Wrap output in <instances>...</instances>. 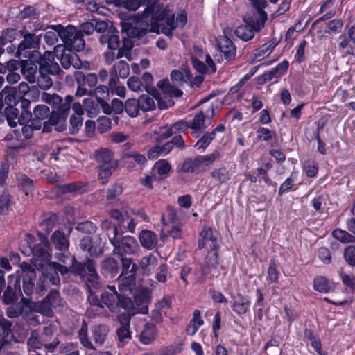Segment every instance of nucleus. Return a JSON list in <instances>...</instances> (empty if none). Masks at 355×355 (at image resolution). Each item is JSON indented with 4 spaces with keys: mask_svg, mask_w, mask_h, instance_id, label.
<instances>
[{
    "mask_svg": "<svg viewBox=\"0 0 355 355\" xmlns=\"http://www.w3.org/2000/svg\"><path fill=\"white\" fill-rule=\"evenodd\" d=\"M255 8L256 12L252 16L244 19L245 24L238 26L235 30V35L244 41H248L254 36V31H259L263 27L268 19L267 13L264 8L267 6L266 0H249Z\"/></svg>",
    "mask_w": 355,
    "mask_h": 355,
    "instance_id": "obj_1",
    "label": "nucleus"
},
{
    "mask_svg": "<svg viewBox=\"0 0 355 355\" xmlns=\"http://www.w3.org/2000/svg\"><path fill=\"white\" fill-rule=\"evenodd\" d=\"M19 268L17 273H19L20 278H21L22 288L26 295H31L34 290L40 297L44 295L51 285L47 279L41 275L35 286V282L37 277L35 268L26 262H22L19 265Z\"/></svg>",
    "mask_w": 355,
    "mask_h": 355,
    "instance_id": "obj_2",
    "label": "nucleus"
},
{
    "mask_svg": "<svg viewBox=\"0 0 355 355\" xmlns=\"http://www.w3.org/2000/svg\"><path fill=\"white\" fill-rule=\"evenodd\" d=\"M107 233L109 241L114 246L113 254L120 257H126L129 255H137L141 250L137 239L131 236L122 237L120 241L116 239L118 235L117 227L114 225L109 229Z\"/></svg>",
    "mask_w": 355,
    "mask_h": 355,
    "instance_id": "obj_3",
    "label": "nucleus"
},
{
    "mask_svg": "<svg viewBox=\"0 0 355 355\" xmlns=\"http://www.w3.org/2000/svg\"><path fill=\"white\" fill-rule=\"evenodd\" d=\"M109 328L105 324L94 325L91 327V338L94 343L89 339L87 334V324L84 322L78 331V337L80 343L87 349L96 350L104 344Z\"/></svg>",
    "mask_w": 355,
    "mask_h": 355,
    "instance_id": "obj_4",
    "label": "nucleus"
},
{
    "mask_svg": "<svg viewBox=\"0 0 355 355\" xmlns=\"http://www.w3.org/2000/svg\"><path fill=\"white\" fill-rule=\"evenodd\" d=\"M69 272L86 278V286L89 287V284L93 288L98 286L99 277L96 270V263L93 259H87L85 261H78L75 257L71 259V265L68 267Z\"/></svg>",
    "mask_w": 355,
    "mask_h": 355,
    "instance_id": "obj_5",
    "label": "nucleus"
},
{
    "mask_svg": "<svg viewBox=\"0 0 355 355\" xmlns=\"http://www.w3.org/2000/svg\"><path fill=\"white\" fill-rule=\"evenodd\" d=\"M50 28L58 32L59 37L68 50L80 51L84 49L85 46V40L75 26L69 25L67 27H64L61 24H58L51 26Z\"/></svg>",
    "mask_w": 355,
    "mask_h": 355,
    "instance_id": "obj_6",
    "label": "nucleus"
},
{
    "mask_svg": "<svg viewBox=\"0 0 355 355\" xmlns=\"http://www.w3.org/2000/svg\"><path fill=\"white\" fill-rule=\"evenodd\" d=\"M221 274L225 275L226 269L220 264L216 250L211 251L205 258V266L201 267V274L195 279L202 283L206 281L208 275H210V278H214L218 277Z\"/></svg>",
    "mask_w": 355,
    "mask_h": 355,
    "instance_id": "obj_7",
    "label": "nucleus"
},
{
    "mask_svg": "<svg viewBox=\"0 0 355 355\" xmlns=\"http://www.w3.org/2000/svg\"><path fill=\"white\" fill-rule=\"evenodd\" d=\"M42 236V234H40ZM33 257L31 259V265L40 270L44 268L51 257L50 253V243L46 237L41 236L40 242L33 247H31L30 252Z\"/></svg>",
    "mask_w": 355,
    "mask_h": 355,
    "instance_id": "obj_8",
    "label": "nucleus"
},
{
    "mask_svg": "<svg viewBox=\"0 0 355 355\" xmlns=\"http://www.w3.org/2000/svg\"><path fill=\"white\" fill-rule=\"evenodd\" d=\"M61 305V298L59 292L53 289L41 302H31V309L37 313L47 317L53 315V309Z\"/></svg>",
    "mask_w": 355,
    "mask_h": 355,
    "instance_id": "obj_9",
    "label": "nucleus"
},
{
    "mask_svg": "<svg viewBox=\"0 0 355 355\" xmlns=\"http://www.w3.org/2000/svg\"><path fill=\"white\" fill-rule=\"evenodd\" d=\"M42 276L47 279L51 285L58 286L60 283V279L58 273L65 275L69 272L68 267L66 266L57 263L49 262L47 267L42 268Z\"/></svg>",
    "mask_w": 355,
    "mask_h": 355,
    "instance_id": "obj_10",
    "label": "nucleus"
},
{
    "mask_svg": "<svg viewBox=\"0 0 355 355\" xmlns=\"http://www.w3.org/2000/svg\"><path fill=\"white\" fill-rule=\"evenodd\" d=\"M20 279H21L20 275L17 277L11 275L8 277V286L3 295V301L6 304L14 303L21 295Z\"/></svg>",
    "mask_w": 355,
    "mask_h": 355,
    "instance_id": "obj_11",
    "label": "nucleus"
},
{
    "mask_svg": "<svg viewBox=\"0 0 355 355\" xmlns=\"http://www.w3.org/2000/svg\"><path fill=\"white\" fill-rule=\"evenodd\" d=\"M60 62L62 67L65 69H69L71 67L74 69H79L84 68L85 69H89V64L88 62H82L79 56L71 51V50H64L60 56Z\"/></svg>",
    "mask_w": 355,
    "mask_h": 355,
    "instance_id": "obj_12",
    "label": "nucleus"
},
{
    "mask_svg": "<svg viewBox=\"0 0 355 355\" xmlns=\"http://www.w3.org/2000/svg\"><path fill=\"white\" fill-rule=\"evenodd\" d=\"M220 246L217 232H214L211 228L204 227L200 234L198 248L202 249L207 248L211 251H215Z\"/></svg>",
    "mask_w": 355,
    "mask_h": 355,
    "instance_id": "obj_13",
    "label": "nucleus"
},
{
    "mask_svg": "<svg viewBox=\"0 0 355 355\" xmlns=\"http://www.w3.org/2000/svg\"><path fill=\"white\" fill-rule=\"evenodd\" d=\"M23 36V40L19 44L16 56L19 58L28 49H36L40 47L41 41V35H36L25 31H20Z\"/></svg>",
    "mask_w": 355,
    "mask_h": 355,
    "instance_id": "obj_14",
    "label": "nucleus"
},
{
    "mask_svg": "<svg viewBox=\"0 0 355 355\" xmlns=\"http://www.w3.org/2000/svg\"><path fill=\"white\" fill-rule=\"evenodd\" d=\"M289 63L287 60H284L279 63L275 68L265 72L263 75L258 78L259 84H264L267 82L275 80L277 81L282 77L288 69Z\"/></svg>",
    "mask_w": 355,
    "mask_h": 355,
    "instance_id": "obj_15",
    "label": "nucleus"
},
{
    "mask_svg": "<svg viewBox=\"0 0 355 355\" xmlns=\"http://www.w3.org/2000/svg\"><path fill=\"white\" fill-rule=\"evenodd\" d=\"M107 28V23L103 20L93 19L90 21L82 23L79 26L78 33L82 37L84 35H90L94 31L104 33Z\"/></svg>",
    "mask_w": 355,
    "mask_h": 355,
    "instance_id": "obj_16",
    "label": "nucleus"
},
{
    "mask_svg": "<svg viewBox=\"0 0 355 355\" xmlns=\"http://www.w3.org/2000/svg\"><path fill=\"white\" fill-rule=\"evenodd\" d=\"M278 43L275 40H272L253 51L250 55L251 62H259L268 57L274 51Z\"/></svg>",
    "mask_w": 355,
    "mask_h": 355,
    "instance_id": "obj_17",
    "label": "nucleus"
},
{
    "mask_svg": "<svg viewBox=\"0 0 355 355\" xmlns=\"http://www.w3.org/2000/svg\"><path fill=\"white\" fill-rule=\"evenodd\" d=\"M220 158L218 150H215L211 153L206 155H199L195 157L196 166L198 173L205 171L207 167L212 165L216 160Z\"/></svg>",
    "mask_w": 355,
    "mask_h": 355,
    "instance_id": "obj_18",
    "label": "nucleus"
},
{
    "mask_svg": "<svg viewBox=\"0 0 355 355\" xmlns=\"http://www.w3.org/2000/svg\"><path fill=\"white\" fill-rule=\"evenodd\" d=\"M103 35H101L99 40L101 43H107V46L110 50H116L120 46L119 37L115 28L110 27L107 28Z\"/></svg>",
    "mask_w": 355,
    "mask_h": 355,
    "instance_id": "obj_19",
    "label": "nucleus"
},
{
    "mask_svg": "<svg viewBox=\"0 0 355 355\" xmlns=\"http://www.w3.org/2000/svg\"><path fill=\"white\" fill-rule=\"evenodd\" d=\"M214 116V109L210 107L206 112L200 110L194 116L193 119L189 122V128L192 130H199L204 127L205 119L209 120Z\"/></svg>",
    "mask_w": 355,
    "mask_h": 355,
    "instance_id": "obj_20",
    "label": "nucleus"
},
{
    "mask_svg": "<svg viewBox=\"0 0 355 355\" xmlns=\"http://www.w3.org/2000/svg\"><path fill=\"white\" fill-rule=\"evenodd\" d=\"M138 237L141 246L146 250H153L157 246V236L153 231L143 230L139 234Z\"/></svg>",
    "mask_w": 355,
    "mask_h": 355,
    "instance_id": "obj_21",
    "label": "nucleus"
},
{
    "mask_svg": "<svg viewBox=\"0 0 355 355\" xmlns=\"http://www.w3.org/2000/svg\"><path fill=\"white\" fill-rule=\"evenodd\" d=\"M118 167L119 161L98 166V178L103 184L108 182L110 178Z\"/></svg>",
    "mask_w": 355,
    "mask_h": 355,
    "instance_id": "obj_22",
    "label": "nucleus"
},
{
    "mask_svg": "<svg viewBox=\"0 0 355 355\" xmlns=\"http://www.w3.org/2000/svg\"><path fill=\"white\" fill-rule=\"evenodd\" d=\"M157 86L168 97H180L182 95V92L178 89V86L174 83L171 85L168 79L160 80Z\"/></svg>",
    "mask_w": 355,
    "mask_h": 355,
    "instance_id": "obj_23",
    "label": "nucleus"
},
{
    "mask_svg": "<svg viewBox=\"0 0 355 355\" xmlns=\"http://www.w3.org/2000/svg\"><path fill=\"white\" fill-rule=\"evenodd\" d=\"M150 298L145 293H139L135 296L132 315L135 313L146 314L148 311V305L150 304Z\"/></svg>",
    "mask_w": 355,
    "mask_h": 355,
    "instance_id": "obj_24",
    "label": "nucleus"
},
{
    "mask_svg": "<svg viewBox=\"0 0 355 355\" xmlns=\"http://www.w3.org/2000/svg\"><path fill=\"white\" fill-rule=\"evenodd\" d=\"M220 51L227 60H232L236 55V47L233 42L226 36L223 37L219 42Z\"/></svg>",
    "mask_w": 355,
    "mask_h": 355,
    "instance_id": "obj_25",
    "label": "nucleus"
},
{
    "mask_svg": "<svg viewBox=\"0 0 355 355\" xmlns=\"http://www.w3.org/2000/svg\"><path fill=\"white\" fill-rule=\"evenodd\" d=\"M51 241L56 250L59 251L68 250L69 245V239L62 231H55L51 236Z\"/></svg>",
    "mask_w": 355,
    "mask_h": 355,
    "instance_id": "obj_26",
    "label": "nucleus"
},
{
    "mask_svg": "<svg viewBox=\"0 0 355 355\" xmlns=\"http://www.w3.org/2000/svg\"><path fill=\"white\" fill-rule=\"evenodd\" d=\"M21 67V72L25 79L30 83H34L36 80L37 65L33 62L25 60L22 62Z\"/></svg>",
    "mask_w": 355,
    "mask_h": 355,
    "instance_id": "obj_27",
    "label": "nucleus"
},
{
    "mask_svg": "<svg viewBox=\"0 0 355 355\" xmlns=\"http://www.w3.org/2000/svg\"><path fill=\"white\" fill-rule=\"evenodd\" d=\"M79 247L82 251L87 252L90 256H98L102 252L101 248L93 243L89 236H84L80 241Z\"/></svg>",
    "mask_w": 355,
    "mask_h": 355,
    "instance_id": "obj_28",
    "label": "nucleus"
},
{
    "mask_svg": "<svg viewBox=\"0 0 355 355\" xmlns=\"http://www.w3.org/2000/svg\"><path fill=\"white\" fill-rule=\"evenodd\" d=\"M119 293H108L104 291L101 294V301L102 304L105 306L111 312H114L117 309V299Z\"/></svg>",
    "mask_w": 355,
    "mask_h": 355,
    "instance_id": "obj_29",
    "label": "nucleus"
},
{
    "mask_svg": "<svg viewBox=\"0 0 355 355\" xmlns=\"http://www.w3.org/2000/svg\"><path fill=\"white\" fill-rule=\"evenodd\" d=\"M157 258L150 254L140 259L138 266L143 270L144 274L149 275L152 273V270L157 265Z\"/></svg>",
    "mask_w": 355,
    "mask_h": 355,
    "instance_id": "obj_30",
    "label": "nucleus"
},
{
    "mask_svg": "<svg viewBox=\"0 0 355 355\" xmlns=\"http://www.w3.org/2000/svg\"><path fill=\"white\" fill-rule=\"evenodd\" d=\"M95 160L98 165L110 164L112 162H118L114 158V153L108 148H101L94 153Z\"/></svg>",
    "mask_w": 355,
    "mask_h": 355,
    "instance_id": "obj_31",
    "label": "nucleus"
},
{
    "mask_svg": "<svg viewBox=\"0 0 355 355\" xmlns=\"http://www.w3.org/2000/svg\"><path fill=\"white\" fill-rule=\"evenodd\" d=\"M156 337L155 326L153 324L147 323L139 336V340L144 345L152 343Z\"/></svg>",
    "mask_w": 355,
    "mask_h": 355,
    "instance_id": "obj_32",
    "label": "nucleus"
},
{
    "mask_svg": "<svg viewBox=\"0 0 355 355\" xmlns=\"http://www.w3.org/2000/svg\"><path fill=\"white\" fill-rule=\"evenodd\" d=\"M17 185L19 189L25 193L26 196L32 194L34 191V182L26 175L19 174L17 177Z\"/></svg>",
    "mask_w": 355,
    "mask_h": 355,
    "instance_id": "obj_33",
    "label": "nucleus"
},
{
    "mask_svg": "<svg viewBox=\"0 0 355 355\" xmlns=\"http://www.w3.org/2000/svg\"><path fill=\"white\" fill-rule=\"evenodd\" d=\"M122 264L121 275L135 277L139 270L137 264L133 262L132 259L121 257Z\"/></svg>",
    "mask_w": 355,
    "mask_h": 355,
    "instance_id": "obj_34",
    "label": "nucleus"
},
{
    "mask_svg": "<svg viewBox=\"0 0 355 355\" xmlns=\"http://www.w3.org/2000/svg\"><path fill=\"white\" fill-rule=\"evenodd\" d=\"M204 324L203 320L201 318L200 311L196 309L193 313V318L190 320L186 332L187 334L193 336L198 330L199 327Z\"/></svg>",
    "mask_w": 355,
    "mask_h": 355,
    "instance_id": "obj_35",
    "label": "nucleus"
},
{
    "mask_svg": "<svg viewBox=\"0 0 355 355\" xmlns=\"http://www.w3.org/2000/svg\"><path fill=\"white\" fill-rule=\"evenodd\" d=\"M129 73V65L126 62L123 60H121L116 63L110 70V75L112 76H118L123 79L127 78Z\"/></svg>",
    "mask_w": 355,
    "mask_h": 355,
    "instance_id": "obj_36",
    "label": "nucleus"
},
{
    "mask_svg": "<svg viewBox=\"0 0 355 355\" xmlns=\"http://www.w3.org/2000/svg\"><path fill=\"white\" fill-rule=\"evenodd\" d=\"M102 269L104 272L110 275L111 277H114L119 272V263L112 257L105 259L101 263Z\"/></svg>",
    "mask_w": 355,
    "mask_h": 355,
    "instance_id": "obj_37",
    "label": "nucleus"
},
{
    "mask_svg": "<svg viewBox=\"0 0 355 355\" xmlns=\"http://www.w3.org/2000/svg\"><path fill=\"white\" fill-rule=\"evenodd\" d=\"M92 286H91V284H89V287H87V289H88V292L89 293V295H88L87 297V301L89 302V303L94 306L96 308V311H98V309L100 310L99 313H98V315H101L102 316H104V317H108L109 316V314L104 309V306L102 304V302L101 301V298L98 299L97 297V296L95 295L94 293L92 291Z\"/></svg>",
    "mask_w": 355,
    "mask_h": 355,
    "instance_id": "obj_38",
    "label": "nucleus"
},
{
    "mask_svg": "<svg viewBox=\"0 0 355 355\" xmlns=\"http://www.w3.org/2000/svg\"><path fill=\"white\" fill-rule=\"evenodd\" d=\"M19 114V111L17 108L13 106H8L4 110L3 118L1 121L6 118L10 127H15L18 123Z\"/></svg>",
    "mask_w": 355,
    "mask_h": 355,
    "instance_id": "obj_39",
    "label": "nucleus"
},
{
    "mask_svg": "<svg viewBox=\"0 0 355 355\" xmlns=\"http://www.w3.org/2000/svg\"><path fill=\"white\" fill-rule=\"evenodd\" d=\"M74 77L78 84H87L90 87L96 86L97 83V76L95 73H89L85 76L83 72L76 71L74 73Z\"/></svg>",
    "mask_w": 355,
    "mask_h": 355,
    "instance_id": "obj_40",
    "label": "nucleus"
},
{
    "mask_svg": "<svg viewBox=\"0 0 355 355\" xmlns=\"http://www.w3.org/2000/svg\"><path fill=\"white\" fill-rule=\"evenodd\" d=\"M119 283V293H130L132 291V288L135 284V277L127 276L121 278V275L118 278Z\"/></svg>",
    "mask_w": 355,
    "mask_h": 355,
    "instance_id": "obj_41",
    "label": "nucleus"
},
{
    "mask_svg": "<svg viewBox=\"0 0 355 355\" xmlns=\"http://www.w3.org/2000/svg\"><path fill=\"white\" fill-rule=\"evenodd\" d=\"M139 108L142 112H146L155 109L156 105L154 98L149 94H142L137 98Z\"/></svg>",
    "mask_w": 355,
    "mask_h": 355,
    "instance_id": "obj_42",
    "label": "nucleus"
},
{
    "mask_svg": "<svg viewBox=\"0 0 355 355\" xmlns=\"http://www.w3.org/2000/svg\"><path fill=\"white\" fill-rule=\"evenodd\" d=\"M210 175L215 181L220 184L225 183L231 178V175L225 166L214 168Z\"/></svg>",
    "mask_w": 355,
    "mask_h": 355,
    "instance_id": "obj_43",
    "label": "nucleus"
},
{
    "mask_svg": "<svg viewBox=\"0 0 355 355\" xmlns=\"http://www.w3.org/2000/svg\"><path fill=\"white\" fill-rule=\"evenodd\" d=\"M43 343L44 342L40 339L39 332L35 329L32 330L26 340L27 350L40 349L43 346Z\"/></svg>",
    "mask_w": 355,
    "mask_h": 355,
    "instance_id": "obj_44",
    "label": "nucleus"
},
{
    "mask_svg": "<svg viewBox=\"0 0 355 355\" xmlns=\"http://www.w3.org/2000/svg\"><path fill=\"white\" fill-rule=\"evenodd\" d=\"M250 304V300L247 297L239 295L237 300L234 302L232 309L239 315L244 314L248 311Z\"/></svg>",
    "mask_w": 355,
    "mask_h": 355,
    "instance_id": "obj_45",
    "label": "nucleus"
},
{
    "mask_svg": "<svg viewBox=\"0 0 355 355\" xmlns=\"http://www.w3.org/2000/svg\"><path fill=\"white\" fill-rule=\"evenodd\" d=\"M124 111L126 114L132 118L137 117L139 111V105L136 98H128L124 103Z\"/></svg>",
    "mask_w": 355,
    "mask_h": 355,
    "instance_id": "obj_46",
    "label": "nucleus"
},
{
    "mask_svg": "<svg viewBox=\"0 0 355 355\" xmlns=\"http://www.w3.org/2000/svg\"><path fill=\"white\" fill-rule=\"evenodd\" d=\"M51 125H53L54 129L58 132H62L66 129V117L64 115H60L59 113L52 112L49 116Z\"/></svg>",
    "mask_w": 355,
    "mask_h": 355,
    "instance_id": "obj_47",
    "label": "nucleus"
},
{
    "mask_svg": "<svg viewBox=\"0 0 355 355\" xmlns=\"http://www.w3.org/2000/svg\"><path fill=\"white\" fill-rule=\"evenodd\" d=\"M31 102L27 100H24L21 101V107L23 110L21 111L20 115L18 119V123L20 125H24L26 123H31L33 119V115L31 111L26 110L27 107L30 105Z\"/></svg>",
    "mask_w": 355,
    "mask_h": 355,
    "instance_id": "obj_48",
    "label": "nucleus"
},
{
    "mask_svg": "<svg viewBox=\"0 0 355 355\" xmlns=\"http://www.w3.org/2000/svg\"><path fill=\"white\" fill-rule=\"evenodd\" d=\"M170 218L173 223L171 230L167 232L169 236H171L174 239H180L182 236V231L180 226L178 225V220L175 218V213L171 211L169 214Z\"/></svg>",
    "mask_w": 355,
    "mask_h": 355,
    "instance_id": "obj_49",
    "label": "nucleus"
},
{
    "mask_svg": "<svg viewBox=\"0 0 355 355\" xmlns=\"http://www.w3.org/2000/svg\"><path fill=\"white\" fill-rule=\"evenodd\" d=\"M116 336L119 341L118 345L119 347H123L132 338L130 327H119L116 329Z\"/></svg>",
    "mask_w": 355,
    "mask_h": 355,
    "instance_id": "obj_50",
    "label": "nucleus"
},
{
    "mask_svg": "<svg viewBox=\"0 0 355 355\" xmlns=\"http://www.w3.org/2000/svg\"><path fill=\"white\" fill-rule=\"evenodd\" d=\"M21 132L26 139H29L33 136V131L40 130L42 123L37 120H32L30 123L22 125Z\"/></svg>",
    "mask_w": 355,
    "mask_h": 355,
    "instance_id": "obj_51",
    "label": "nucleus"
},
{
    "mask_svg": "<svg viewBox=\"0 0 355 355\" xmlns=\"http://www.w3.org/2000/svg\"><path fill=\"white\" fill-rule=\"evenodd\" d=\"M313 288L320 293H328L331 291V286L328 280L324 277H317L314 279Z\"/></svg>",
    "mask_w": 355,
    "mask_h": 355,
    "instance_id": "obj_52",
    "label": "nucleus"
},
{
    "mask_svg": "<svg viewBox=\"0 0 355 355\" xmlns=\"http://www.w3.org/2000/svg\"><path fill=\"white\" fill-rule=\"evenodd\" d=\"M332 236L343 243H355V237L354 236L340 229L334 230L332 232Z\"/></svg>",
    "mask_w": 355,
    "mask_h": 355,
    "instance_id": "obj_53",
    "label": "nucleus"
},
{
    "mask_svg": "<svg viewBox=\"0 0 355 355\" xmlns=\"http://www.w3.org/2000/svg\"><path fill=\"white\" fill-rule=\"evenodd\" d=\"M34 118L32 120L41 121L46 119L50 116V110L48 106L45 105H38L33 110Z\"/></svg>",
    "mask_w": 355,
    "mask_h": 355,
    "instance_id": "obj_54",
    "label": "nucleus"
},
{
    "mask_svg": "<svg viewBox=\"0 0 355 355\" xmlns=\"http://www.w3.org/2000/svg\"><path fill=\"white\" fill-rule=\"evenodd\" d=\"M37 82L39 87L43 90H47L53 85V80L49 75L46 73H42L41 69H39Z\"/></svg>",
    "mask_w": 355,
    "mask_h": 355,
    "instance_id": "obj_55",
    "label": "nucleus"
},
{
    "mask_svg": "<svg viewBox=\"0 0 355 355\" xmlns=\"http://www.w3.org/2000/svg\"><path fill=\"white\" fill-rule=\"evenodd\" d=\"M12 322L0 324V347L8 343V337L11 335Z\"/></svg>",
    "mask_w": 355,
    "mask_h": 355,
    "instance_id": "obj_56",
    "label": "nucleus"
},
{
    "mask_svg": "<svg viewBox=\"0 0 355 355\" xmlns=\"http://www.w3.org/2000/svg\"><path fill=\"white\" fill-rule=\"evenodd\" d=\"M28 307L30 309L28 311H24V318L28 324L35 327L40 324L39 315L37 314V312L31 309V303L29 304Z\"/></svg>",
    "mask_w": 355,
    "mask_h": 355,
    "instance_id": "obj_57",
    "label": "nucleus"
},
{
    "mask_svg": "<svg viewBox=\"0 0 355 355\" xmlns=\"http://www.w3.org/2000/svg\"><path fill=\"white\" fill-rule=\"evenodd\" d=\"M117 308L121 307L125 310L130 311L132 313L134 302L130 297L125 296V293H119L117 299Z\"/></svg>",
    "mask_w": 355,
    "mask_h": 355,
    "instance_id": "obj_58",
    "label": "nucleus"
},
{
    "mask_svg": "<svg viewBox=\"0 0 355 355\" xmlns=\"http://www.w3.org/2000/svg\"><path fill=\"white\" fill-rule=\"evenodd\" d=\"M77 231L86 234H93L97 229L96 225L91 221L78 223L76 226Z\"/></svg>",
    "mask_w": 355,
    "mask_h": 355,
    "instance_id": "obj_59",
    "label": "nucleus"
},
{
    "mask_svg": "<svg viewBox=\"0 0 355 355\" xmlns=\"http://www.w3.org/2000/svg\"><path fill=\"white\" fill-rule=\"evenodd\" d=\"M127 85L128 88L135 92H139L144 89V85L141 80L137 76H131L128 79Z\"/></svg>",
    "mask_w": 355,
    "mask_h": 355,
    "instance_id": "obj_60",
    "label": "nucleus"
},
{
    "mask_svg": "<svg viewBox=\"0 0 355 355\" xmlns=\"http://www.w3.org/2000/svg\"><path fill=\"white\" fill-rule=\"evenodd\" d=\"M123 191V185L120 183H115L111 186L107 192V200L112 201L122 194Z\"/></svg>",
    "mask_w": 355,
    "mask_h": 355,
    "instance_id": "obj_61",
    "label": "nucleus"
},
{
    "mask_svg": "<svg viewBox=\"0 0 355 355\" xmlns=\"http://www.w3.org/2000/svg\"><path fill=\"white\" fill-rule=\"evenodd\" d=\"M12 197L10 194L3 193L0 196V216L7 214L11 205Z\"/></svg>",
    "mask_w": 355,
    "mask_h": 355,
    "instance_id": "obj_62",
    "label": "nucleus"
},
{
    "mask_svg": "<svg viewBox=\"0 0 355 355\" xmlns=\"http://www.w3.org/2000/svg\"><path fill=\"white\" fill-rule=\"evenodd\" d=\"M168 275V266L166 263L160 264L156 270L155 277L159 283H164Z\"/></svg>",
    "mask_w": 355,
    "mask_h": 355,
    "instance_id": "obj_63",
    "label": "nucleus"
},
{
    "mask_svg": "<svg viewBox=\"0 0 355 355\" xmlns=\"http://www.w3.org/2000/svg\"><path fill=\"white\" fill-rule=\"evenodd\" d=\"M214 139V132H207L195 144L198 149L205 150Z\"/></svg>",
    "mask_w": 355,
    "mask_h": 355,
    "instance_id": "obj_64",
    "label": "nucleus"
}]
</instances>
